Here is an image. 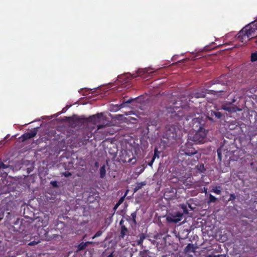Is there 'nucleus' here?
Returning <instances> with one entry per match:
<instances>
[{"mask_svg":"<svg viewBox=\"0 0 257 257\" xmlns=\"http://www.w3.org/2000/svg\"><path fill=\"white\" fill-rule=\"evenodd\" d=\"M171 114L170 117L172 122L175 121H182V124L185 126L184 120L188 121L189 118L192 117L193 115L191 114L197 113L198 114L200 111L196 107H190L188 105L182 104L180 100H177L174 102L170 108Z\"/></svg>","mask_w":257,"mask_h":257,"instance_id":"nucleus-1","label":"nucleus"},{"mask_svg":"<svg viewBox=\"0 0 257 257\" xmlns=\"http://www.w3.org/2000/svg\"><path fill=\"white\" fill-rule=\"evenodd\" d=\"M257 31V21H254L243 27L237 34L238 40L242 43H245L248 40H257V36H254Z\"/></svg>","mask_w":257,"mask_h":257,"instance_id":"nucleus-2","label":"nucleus"},{"mask_svg":"<svg viewBox=\"0 0 257 257\" xmlns=\"http://www.w3.org/2000/svg\"><path fill=\"white\" fill-rule=\"evenodd\" d=\"M174 124L167 125L165 127V132L163 136V139L167 140L168 143H173L177 140L179 133L183 128L182 121H176Z\"/></svg>","mask_w":257,"mask_h":257,"instance_id":"nucleus-3","label":"nucleus"},{"mask_svg":"<svg viewBox=\"0 0 257 257\" xmlns=\"http://www.w3.org/2000/svg\"><path fill=\"white\" fill-rule=\"evenodd\" d=\"M197 109L200 111L198 114L197 113H195V115L194 114H191V115H193V116L191 118H189V120L191 119V121L188 123V121H187L185 120H184L185 122V126H184L183 124H182L183 126L184 129L188 127V125H189V127H191L193 131L205 129L204 128L205 121L203 119L202 111L199 108Z\"/></svg>","mask_w":257,"mask_h":257,"instance_id":"nucleus-4","label":"nucleus"},{"mask_svg":"<svg viewBox=\"0 0 257 257\" xmlns=\"http://www.w3.org/2000/svg\"><path fill=\"white\" fill-rule=\"evenodd\" d=\"M208 131L206 129L193 132L188 134V138L194 144H203L206 140Z\"/></svg>","mask_w":257,"mask_h":257,"instance_id":"nucleus-5","label":"nucleus"},{"mask_svg":"<svg viewBox=\"0 0 257 257\" xmlns=\"http://www.w3.org/2000/svg\"><path fill=\"white\" fill-rule=\"evenodd\" d=\"M7 220L11 225L14 228V230L16 231L20 232L24 231V228L23 227V220L20 219L18 217L9 212L7 215Z\"/></svg>","mask_w":257,"mask_h":257,"instance_id":"nucleus-6","label":"nucleus"},{"mask_svg":"<svg viewBox=\"0 0 257 257\" xmlns=\"http://www.w3.org/2000/svg\"><path fill=\"white\" fill-rule=\"evenodd\" d=\"M197 151L193 147L192 142L187 140V142L184 145H182L179 150L178 157H182L183 155L185 156H190V155H195Z\"/></svg>","mask_w":257,"mask_h":257,"instance_id":"nucleus-7","label":"nucleus"},{"mask_svg":"<svg viewBox=\"0 0 257 257\" xmlns=\"http://www.w3.org/2000/svg\"><path fill=\"white\" fill-rule=\"evenodd\" d=\"M236 101V99L235 98V96H234L231 101L226 102L223 104H222L221 107L223 110L229 112H236L237 111H240L242 110V109L239 108L236 105L233 104V103L235 102Z\"/></svg>","mask_w":257,"mask_h":257,"instance_id":"nucleus-8","label":"nucleus"},{"mask_svg":"<svg viewBox=\"0 0 257 257\" xmlns=\"http://www.w3.org/2000/svg\"><path fill=\"white\" fill-rule=\"evenodd\" d=\"M222 113L216 109L210 110L207 111L206 117L211 122H215L221 118Z\"/></svg>","mask_w":257,"mask_h":257,"instance_id":"nucleus-9","label":"nucleus"},{"mask_svg":"<svg viewBox=\"0 0 257 257\" xmlns=\"http://www.w3.org/2000/svg\"><path fill=\"white\" fill-rule=\"evenodd\" d=\"M194 155H190V156H185L183 155L182 157H178L180 160L184 162L187 165H193L198 160L197 156L194 157Z\"/></svg>","mask_w":257,"mask_h":257,"instance_id":"nucleus-10","label":"nucleus"},{"mask_svg":"<svg viewBox=\"0 0 257 257\" xmlns=\"http://www.w3.org/2000/svg\"><path fill=\"white\" fill-rule=\"evenodd\" d=\"M182 216L183 213L177 211L173 214L168 215L167 220L169 222L177 223L181 221Z\"/></svg>","mask_w":257,"mask_h":257,"instance_id":"nucleus-11","label":"nucleus"},{"mask_svg":"<svg viewBox=\"0 0 257 257\" xmlns=\"http://www.w3.org/2000/svg\"><path fill=\"white\" fill-rule=\"evenodd\" d=\"M177 191L175 189H167L164 193V198L167 200H172L177 197Z\"/></svg>","mask_w":257,"mask_h":257,"instance_id":"nucleus-12","label":"nucleus"},{"mask_svg":"<svg viewBox=\"0 0 257 257\" xmlns=\"http://www.w3.org/2000/svg\"><path fill=\"white\" fill-rule=\"evenodd\" d=\"M39 127L34 128L33 130L30 132H28L24 134L21 137V139L22 142H25L26 140L31 139L37 135Z\"/></svg>","mask_w":257,"mask_h":257,"instance_id":"nucleus-13","label":"nucleus"},{"mask_svg":"<svg viewBox=\"0 0 257 257\" xmlns=\"http://www.w3.org/2000/svg\"><path fill=\"white\" fill-rule=\"evenodd\" d=\"M152 69L149 68H146L144 69H139L137 71V75H135V74L132 75V77L135 78L137 76L142 77L143 78H147V76L146 75L150 74L152 73L153 72L151 70Z\"/></svg>","mask_w":257,"mask_h":257,"instance_id":"nucleus-14","label":"nucleus"},{"mask_svg":"<svg viewBox=\"0 0 257 257\" xmlns=\"http://www.w3.org/2000/svg\"><path fill=\"white\" fill-rule=\"evenodd\" d=\"M228 78L226 75H222L219 77L216 78L211 81L212 84H220L222 85L227 84Z\"/></svg>","mask_w":257,"mask_h":257,"instance_id":"nucleus-15","label":"nucleus"},{"mask_svg":"<svg viewBox=\"0 0 257 257\" xmlns=\"http://www.w3.org/2000/svg\"><path fill=\"white\" fill-rule=\"evenodd\" d=\"M137 211L131 213V215H126L124 216V218L128 222L131 226L136 225L137 224L136 218Z\"/></svg>","mask_w":257,"mask_h":257,"instance_id":"nucleus-16","label":"nucleus"},{"mask_svg":"<svg viewBox=\"0 0 257 257\" xmlns=\"http://www.w3.org/2000/svg\"><path fill=\"white\" fill-rule=\"evenodd\" d=\"M102 116V113H97L94 115L90 116L88 118V121L93 124H96L98 120Z\"/></svg>","mask_w":257,"mask_h":257,"instance_id":"nucleus-17","label":"nucleus"},{"mask_svg":"<svg viewBox=\"0 0 257 257\" xmlns=\"http://www.w3.org/2000/svg\"><path fill=\"white\" fill-rule=\"evenodd\" d=\"M92 242L91 241H87L85 242H81L80 243H79L76 247H77V250L76 252H78L79 251L83 250H84L87 245L90 244H92Z\"/></svg>","mask_w":257,"mask_h":257,"instance_id":"nucleus-18","label":"nucleus"},{"mask_svg":"<svg viewBox=\"0 0 257 257\" xmlns=\"http://www.w3.org/2000/svg\"><path fill=\"white\" fill-rule=\"evenodd\" d=\"M120 227V233L119 237L120 238H123L125 235L127 233L128 229L125 225H122Z\"/></svg>","mask_w":257,"mask_h":257,"instance_id":"nucleus-19","label":"nucleus"},{"mask_svg":"<svg viewBox=\"0 0 257 257\" xmlns=\"http://www.w3.org/2000/svg\"><path fill=\"white\" fill-rule=\"evenodd\" d=\"M186 252H192L195 251V248L194 245L191 243H189L184 249Z\"/></svg>","mask_w":257,"mask_h":257,"instance_id":"nucleus-20","label":"nucleus"},{"mask_svg":"<svg viewBox=\"0 0 257 257\" xmlns=\"http://www.w3.org/2000/svg\"><path fill=\"white\" fill-rule=\"evenodd\" d=\"M158 116H157L154 119H152L151 118H150L147 124H148V126H151V125L156 126L158 124Z\"/></svg>","mask_w":257,"mask_h":257,"instance_id":"nucleus-21","label":"nucleus"},{"mask_svg":"<svg viewBox=\"0 0 257 257\" xmlns=\"http://www.w3.org/2000/svg\"><path fill=\"white\" fill-rule=\"evenodd\" d=\"M139 239L137 240V244L138 245H142L144 239L146 238V236L144 233L140 234L139 235Z\"/></svg>","mask_w":257,"mask_h":257,"instance_id":"nucleus-22","label":"nucleus"},{"mask_svg":"<svg viewBox=\"0 0 257 257\" xmlns=\"http://www.w3.org/2000/svg\"><path fill=\"white\" fill-rule=\"evenodd\" d=\"M146 183L145 182L138 183L134 189V192H137L139 190L141 189L143 187V186L146 185Z\"/></svg>","mask_w":257,"mask_h":257,"instance_id":"nucleus-23","label":"nucleus"},{"mask_svg":"<svg viewBox=\"0 0 257 257\" xmlns=\"http://www.w3.org/2000/svg\"><path fill=\"white\" fill-rule=\"evenodd\" d=\"M99 173H100V177L101 178H103L106 175V170H105V165H103L99 169Z\"/></svg>","mask_w":257,"mask_h":257,"instance_id":"nucleus-24","label":"nucleus"},{"mask_svg":"<svg viewBox=\"0 0 257 257\" xmlns=\"http://www.w3.org/2000/svg\"><path fill=\"white\" fill-rule=\"evenodd\" d=\"M220 188H221L220 186H216L213 187V189L211 191L212 192L215 193L216 194L220 195L221 193Z\"/></svg>","mask_w":257,"mask_h":257,"instance_id":"nucleus-25","label":"nucleus"},{"mask_svg":"<svg viewBox=\"0 0 257 257\" xmlns=\"http://www.w3.org/2000/svg\"><path fill=\"white\" fill-rule=\"evenodd\" d=\"M180 208L183 211V214H188V210L187 208V205L185 204H181L179 205Z\"/></svg>","mask_w":257,"mask_h":257,"instance_id":"nucleus-26","label":"nucleus"},{"mask_svg":"<svg viewBox=\"0 0 257 257\" xmlns=\"http://www.w3.org/2000/svg\"><path fill=\"white\" fill-rule=\"evenodd\" d=\"M216 198L212 194H210L209 195V200L207 201V203L209 204L210 203H214L216 201Z\"/></svg>","mask_w":257,"mask_h":257,"instance_id":"nucleus-27","label":"nucleus"},{"mask_svg":"<svg viewBox=\"0 0 257 257\" xmlns=\"http://www.w3.org/2000/svg\"><path fill=\"white\" fill-rule=\"evenodd\" d=\"M160 152L158 151V149L157 148H155V149H154V155L152 157L153 159H155L157 158H159L160 157Z\"/></svg>","mask_w":257,"mask_h":257,"instance_id":"nucleus-28","label":"nucleus"},{"mask_svg":"<svg viewBox=\"0 0 257 257\" xmlns=\"http://www.w3.org/2000/svg\"><path fill=\"white\" fill-rule=\"evenodd\" d=\"M197 168L200 173H203L206 171L204 165L203 164H201L197 166Z\"/></svg>","mask_w":257,"mask_h":257,"instance_id":"nucleus-29","label":"nucleus"},{"mask_svg":"<svg viewBox=\"0 0 257 257\" xmlns=\"http://www.w3.org/2000/svg\"><path fill=\"white\" fill-rule=\"evenodd\" d=\"M205 95L203 93H196L193 94V96H192V98H200V97H204Z\"/></svg>","mask_w":257,"mask_h":257,"instance_id":"nucleus-30","label":"nucleus"},{"mask_svg":"<svg viewBox=\"0 0 257 257\" xmlns=\"http://www.w3.org/2000/svg\"><path fill=\"white\" fill-rule=\"evenodd\" d=\"M251 61L254 62L257 61V52L252 53L250 57Z\"/></svg>","mask_w":257,"mask_h":257,"instance_id":"nucleus-31","label":"nucleus"},{"mask_svg":"<svg viewBox=\"0 0 257 257\" xmlns=\"http://www.w3.org/2000/svg\"><path fill=\"white\" fill-rule=\"evenodd\" d=\"M127 192H128V190H126L124 195L123 196H122V197L120 198V199H119V200L117 202L118 204H119L120 205L122 203V202H123V201L124 200V198H125V196L127 194Z\"/></svg>","mask_w":257,"mask_h":257,"instance_id":"nucleus-32","label":"nucleus"},{"mask_svg":"<svg viewBox=\"0 0 257 257\" xmlns=\"http://www.w3.org/2000/svg\"><path fill=\"white\" fill-rule=\"evenodd\" d=\"M102 231L99 230L97 231L96 232V233L94 234V235L92 237V238L94 239L96 237H99V236H101L102 235Z\"/></svg>","mask_w":257,"mask_h":257,"instance_id":"nucleus-33","label":"nucleus"},{"mask_svg":"<svg viewBox=\"0 0 257 257\" xmlns=\"http://www.w3.org/2000/svg\"><path fill=\"white\" fill-rule=\"evenodd\" d=\"M47 224H48L47 220L44 221V220H42L41 223H39L38 226H39V227H40V226L45 227L47 225Z\"/></svg>","mask_w":257,"mask_h":257,"instance_id":"nucleus-34","label":"nucleus"},{"mask_svg":"<svg viewBox=\"0 0 257 257\" xmlns=\"http://www.w3.org/2000/svg\"><path fill=\"white\" fill-rule=\"evenodd\" d=\"M3 190L4 191H6L5 193H9L11 191V190L9 189V187L8 186H7V185H5V186H3Z\"/></svg>","mask_w":257,"mask_h":257,"instance_id":"nucleus-35","label":"nucleus"},{"mask_svg":"<svg viewBox=\"0 0 257 257\" xmlns=\"http://www.w3.org/2000/svg\"><path fill=\"white\" fill-rule=\"evenodd\" d=\"M236 196L235 195L232 193L229 195V198L228 199V201H233L235 199Z\"/></svg>","mask_w":257,"mask_h":257,"instance_id":"nucleus-36","label":"nucleus"},{"mask_svg":"<svg viewBox=\"0 0 257 257\" xmlns=\"http://www.w3.org/2000/svg\"><path fill=\"white\" fill-rule=\"evenodd\" d=\"M8 167V166L5 164L3 162H0V169H4Z\"/></svg>","mask_w":257,"mask_h":257,"instance_id":"nucleus-37","label":"nucleus"},{"mask_svg":"<svg viewBox=\"0 0 257 257\" xmlns=\"http://www.w3.org/2000/svg\"><path fill=\"white\" fill-rule=\"evenodd\" d=\"M62 175L66 177H68L69 176H71L72 175V174L68 171H66L62 173Z\"/></svg>","mask_w":257,"mask_h":257,"instance_id":"nucleus-38","label":"nucleus"},{"mask_svg":"<svg viewBox=\"0 0 257 257\" xmlns=\"http://www.w3.org/2000/svg\"><path fill=\"white\" fill-rule=\"evenodd\" d=\"M39 242H40L39 241H31V242H30L28 243V245H30V246H33V245L37 244Z\"/></svg>","mask_w":257,"mask_h":257,"instance_id":"nucleus-39","label":"nucleus"},{"mask_svg":"<svg viewBox=\"0 0 257 257\" xmlns=\"http://www.w3.org/2000/svg\"><path fill=\"white\" fill-rule=\"evenodd\" d=\"M210 91H213L215 93H218V92H224V90L223 89H214V90H210Z\"/></svg>","mask_w":257,"mask_h":257,"instance_id":"nucleus-40","label":"nucleus"},{"mask_svg":"<svg viewBox=\"0 0 257 257\" xmlns=\"http://www.w3.org/2000/svg\"><path fill=\"white\" fill-rule=\"evenodd\" d=\"M51 184L52 185L53 187H58V184L57 181H51Z\"/></svg>","mask_w":257,"mask_h":257,"instance_id":"nucleus-41","label":"nucleus"},{"mask_svg":"<svg viewBox=\"0 0 257 257\" xmlns=\"http://www.w3.org/2000/svg\"><path fill=\"white\" fill-rule=\"evenodd\" d=\"M217 152L218 158L220 160H221V153L220 150L219 149L217 150Z\"/></svg>","mask_w":257,"mask_h":257,"instance_id":"nucleus-42","label":"nucleus"},{"mask_svg":"<svg viewBox=\"0 0 257 257\" xmlns=\"http://www.w3.org/2000/svg\"><path fill=\"white\" fill-rule=\"evenodd\" d=\"M146 168V166H144V165H142V167H141V169L140 170L139 173H143L144 171Z\"/></svg>","mask_w":257,"mask_h":257,"instance_id":"nucleus-43","label":"nucleus"},{"mask_svg":"<svg viewBox=\"0 0 257 257\" xmlns=\"http://www.w3.org/2000/svg\"><path fill=\"white\" fill-rule=\"evenodd\" d=\"M4 216V212L0 209V220L3 218Z\"/></svg>","mask_w":257,"mask_h":257,"instance_id":"nucleus-44","label":"nucleus"},{"mask_svg":"<svg viewBox=\"0 0 257 257\" xmlns=\"http://www.w3.org/2000/svg\"><path fill=\"white\" fill-rule=\"evenodd\" d=\"M154 161H155V159L152 158L151 161L148 163V165L149 166L152 167L153 164V163H154Z\"/></svg>","mask_w":257,"mask_h":257,"instance_id":"nucleus-45","label":"nucleus"},{"mask_svg":"<svg viewBox=\"0 0 257 257\" xmlns=\"http://www.w3.org/2000/svg\"><path fill=\"white\" fill-rule=\"evenodd\" d=\"M133 159H128L127 160H125L124 161H122L123 163H125V162H128V163H131L132 160H133Z\"/></svg>","mask_w":257,"mask_h":257,"instance_id":"nucleus-46","label":"nucleus"},{"mask_svg":"<svg viewBox=\"0 0 257 257\" xmlns=\"http://www.w3.org/2000/svg\"><path fill=\"white\" fill-rule=\"evenodd\" d=\"M123 222H124L123 219H121L119 222V225H120V227H121L122 225H124L123 224Z\"/></svg>","mask_w":257,"mask_h":257,"instance_id":"nucleus-47","label":"nucleus"},{"mask_svg":"<svg viewBox=\"0 0 257 257\" xmlns=\"http://www.w3.org/2000/svg\"><path fill=\"white\" fill-rule=\"evenodd\" d=\"M105 127V125H98L97 126V130H99V129H101L102 128V127Z\"/></svg>","mask_w":257,"mask_h":257,"instance_id":"nucleus-48","label":"nucleus"},{"mask_svg":"<svg viewBox=\"0 0 257 257\" xmlns=\"http://www.w3.org/2000/svg\"><path fill=\"white\" fill-rule=\"evenodd\" d=\"M91 136H92V134L91 133H89V134H88V136H87V139H86V137H85V139L86 140H89V138H90L91 137Z\"/></svg>","mask_w":257,"mask_h":257,"instance_id":"nucleus-49","label":"nucleus"},{"mask_svg":"<svg viewBox=\"0 0 257 257\" xmlns=\"http://www.w3.org/2000/svg\"><path fill=\"white\" fill-rule=\"evenodd\" d=\"M120 205L119 204H118L117 203H116V204L115 205L114 207V209H116L118 207V206Z\"/></svg>","mask_w":257,"mask_h":257,"instance_id":"nucleus-50","label":"nucleus"},{"mask_svg":"<svg viewBox=\"0 0 257 257\" xmlns=\"http://www.w3.org/2000/svg\"><path fill=\"white\" fill-rule=\"evenodd\" d=\"M212 257H223V255L222 254H218V255H214Z\"/></svg>","mask_w":257,"mask_h":257,"instance_id":"nucleus-51","label":"nucleus"},{"mask_svg":"<svg viewBox=\"0 0 257 257\" xmlns=\"http://www.w3.org/2000/svg\"><path fill=\"white\" fill-rule=\"evenodd\" d=\"M133 99H130L125 101V103H130L132 101Z\"/></svg>","mask_w":257,"mask_h":257,"instance_id":"nucleus-52","label":"nucleus"},{"mask_svg":"<svg viewBox=\"0 0 257 257\" xmlns=\"http://www.w3.org/2000/svg\"><path fill=\"white\" fill-rule=\"evenodd\" d=\"M107 257H113V253H110Z\"/></svg>","mask_w":257,"mask_h":257,"instance_id":"nucleus-53","label":"nucleus"},{"mask_svg":"<svg viewBox=\"0 0 257 257\" xmlns=\"http://www.w3.org/2000/svg\"><path fill=\"white\" fill-rule=\"evenodd\" d=\"M40 219H41V217H38V218H37V219L38 220V221H40Z\"/></svg>","mask_w":257,"mask_h":257,"instance_id":"nucleus-54","label":"nucleus"},{"mask_svg":"<svg viewBox=\"0 0 257 257\" xmlns=\"http://www.w3.org/2000/svg\"><path fill=\"white\" fill-rule=\"evenodd\" d=\"M204 192L205 193L207 192V189L205 188H204Z\"/></svg>","mask_w":257,"mask_h":257,"instance_id":"nucleus-55","label":"nucleus"},{"mask_svg":"<svg viewBox=\"0 0 257 257\" xmlns=\"http://www.w3.org/2000/svg\"><path fill=\"white\" fill-rule=\"evenodd\" d=\"M197 56H195V59H198V58H197Z\"/></svg>","mask_w":257,"mask_h":257,"instance_id":"nucleus-56","label":"nucleus"},{"mask_svg":"<svg viewBox=\"0 0 257 257\" xmlns=\"http://www.w3.org/2000/svg\"><path fill=\"white\" fill-rule=\"evenodd\" d=\"M135 161H136V160L135 159ZM136 161H135L134 162H133V164H134V163H135Z\"/></svg>","mask_w":257,"mask_h":257,"instance_id":"nucleus-57","label":"nucleus"},{"mask_svg":"<svg viewBox=\"0 0 257 257\" xmlns=\"http://www.w3.org/2000/svg\"><path fill=\"white\" fill-rule=\"evenodd\" d=\"M255 43H256V44H257V40L255 41Z\"/></svg>","mask_w":257,"mask_h":257,"instance_id":"nucleus-58","label":"nucleus"}]
</instances>
